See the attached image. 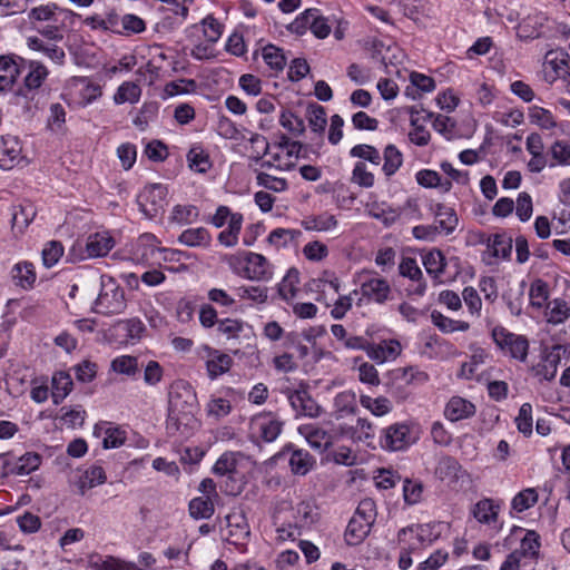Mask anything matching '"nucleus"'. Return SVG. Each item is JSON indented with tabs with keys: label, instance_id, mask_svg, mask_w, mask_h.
Instances as JSON below:
<instances>
[{
	"label": "nucleus",
	"instance_id": "nucleus-1",
	"mask_svg": "<svg viewBox=\"0 0 570 570\" xmlns=\"http://www.w3.org/2000/svg\"><path fill=\"white\" fill-rule=\"evenodd\" d=\"M168 397L167 434L187 438L197 425L196 392L187 381L177 380L170 385Z\"/></svg>",
	"mask_w": 570,
	"mask_h": 570
},
{
	"label": "nucleus",
	"instance_id": "nucleus-2",
	"mask_svg": "<svg viewBox=\"0 0 570 570\" xmlns=\"http://www.w3.org/2000/svg\"><path fill=\"white\" fill-rule=\"evenodd\" d=\"M376 519V505L372 499L362 500L350 520L346 531L345 541L348 546H356L370 534L371 528Z\"/></svg>",
	"mask_w": 570,
	"mask_h": 570
},
{
	"label": "nucleus",
	"instance_id": "nucleus-3",
	"mask_svg": "<svg viewBox=\"0 0 570 570\" xmlns=\"http://www.w3.org/2000/svg\"><path fill=\"white\" fill-rule=\"evenodd\" d=\"M126 306L124 288L112 277L101 276V288L92 311L109 316L122 313Z\"/></svg>",
	"mask_w": 570,
	"mask_h": 570
},
{
	"label": "nucleus",
	"instance_id": "nucleus-4",
	"mask_svg": "<svg viewBox=\"0 0 570 570\" xmlns=\"http://www.w3.org/2000/svg\"><path fill=\"white\" fill-rule=\"evenodd\" d=\"M492 338L504 354L520 362L527 360L529 341L524 335L514 334L503 326H495L492 330Z\"/></svg>",
	"mask_w": 570,
	"mask_h": 570
},
{
	"label": "nucleus",
	"instance_id": "nucleus-5",
	"mask_svg": "<svg viewBox=\"0 0 570 570\" xmlns=\"http://www.w3.org/2000/svg\"><path fill=\"white\" fill-rule=\"evenodd\" d=\"M284 428V422L273 412H262L250 420L252 438L265 443L274 442Z\"/></svg>",
	"mask_w": 570,
	"mask_h": 570
},
{
	"label": "nucleus",
	"instance_id": "nucleus-6",
	"mask_svg": "<svg viewBox=\"0 0 570 570\" xmlns=\"http://www.w3.org/2000/svg\"><path fill=\"white\" fill-rule=\"evenodd\" d=\"M167 188L161 184L146 186L137 197L140 212L147 218H154L164 212Z\"/></svg>",
	"mask_w": 570,
	"mask_h": 570
},
{
	"label": "nucleus",
	"instance_id": "nucleus-7",
	"mask_svg": "<svg viewBox=\"0 0 570 570\" xmlns=\"http://www.w3.org/2000/svg\"><path fill=\"white\" fill-rule=\"evenodd\" d=\"M414 440L411 438L410 426L405 423H394L382 430L380 444L387 451H402L409 448Z\"/></svg>",
	"mask_w": 570,
	"mask_h": 570
},
{
	"label": "nucleus",
	"instance_id": "nucleus-8",
	"mask_svg": "<svg viewBox=\"0 0 570 570\" xmlns=\"http://www.w3.org/2000/svg\"><path fill=\"white\" fill-rule=\"evenodd\" d=\"M284 454H289L288 465L295 475H306L316 463L314 456L307 450L297 449L292 443L286 444L278 455Z\"/></svg>",
	"mask_w": 570,
	"mask_h": 570
},
{
	"label": "nucleus",
	"instance_id": "nucleus-9",
	"mask_svg": "<svg viewBox=\"0 0 570 570\" xmlns=\"http://www.w3.org/2000/svg\"><path fill=\"white\" fill-rule=\"evenodd\" d=\"M24 63L26 60L18 56H0V91L12 87Z\"/></svg>",
	"mask_w": 570,
	"mask_h": 570
},
{
	"label": "nucleus",
	"instance_id": "nucleus-10",
	"mask_svg": "<svg viewBox=\"0 0 570 570\" xmlns=\"http://www.w3.org/2000/svg\"><path fill=\"white\" fill-rule=\"evenodd\" d=\"M288 402L296 415L317 417L322 407L306 390H296L288 394Z\"/></svg>",
	"mask_w": 570,
	"mask_h": 570
},
{
	"label": "nucleus",
	"instance_id": "nucleus-11",
	"mask_svg": "<svg viewBox=\"0 0 570 570\" xmlns=\"http://www.w3.org/2000/svg\"><path fill=\"white\" fill-rule=\"evenodd\" d=\"M226 540L232 544H243L249 534V525L246 517L242 512H232L226 515Z\"/></svg>",
	"mask_w": 570,
	"mask_h": 570
},
{
	"label": "nucleus",
	"instance_id": "nucleus-12",
	"mask_svg": "<svg viewBox=\"0 0 570 570\" xmlns=\"http://www.w3.org/2000/svg\"><path fill=\"white\" fill-rule=\"evenodd\" d=\"M363 297L377 304H384L392 297V288L389 282L381 277H370L361 285Z\"/></svg>",
	"mask_w": 570,
	"mask_h": 570
},
{
	"label": "nucleus",
	"instance_id": "nucleus-13",
	"mask_svg": "<svg viewBox=\"0 0 570 570\" xmlns=\"http://www.w3.org/2000/svg\"><path fill=\"white\" fill-rule=\"evenodd\" d=\"M561 345H554L550 351H546L542 361L532 366V372L535 376H540L546 381H552L558 371V365L561 361Z\"/></svg>",
	"mask_w": 570,
	"mask_h": 570
},
{
	"label": "nucleus",
	"instance_id": "nucleus-14",
	"mask_svg": "<svg viewBox=\"0 0 570 570\" xmlns=\"http://www.w3.org/2000/svg\"><path fill=\"white\" fill-rule=\"evenodd\" d=\"M245 261L244 277L252 281H267L272 277L268 261L262 254L250 252Z\"/></svg>",
	"mask_w": 570,
	"mask_h": 570
},
{
	"label": "nucleus",
	"instance_id": "nucleus-15",
	"mask_svg": "<svg viewBox=\"0 0 570 570\" xmlns=\"http://www.w3.org/2000/svg\"><path fill=\"white\" fill-rule=\"evenodd\" d=\"M298 432L306 439L311 448L321 452L333 443V436L328 432L313 424L301 425Z\"/></svg>",
	"mask_w": 570,
	"mask_h": 570
},
{
	"label": "nucleus",
	"instance_id": "nucleus-16",
	"mask_svg": "<svg viewBox=\"0 0 570 570\" xmlns=\"http://www.w3.org/2000/svg\"><path fill=\"white\" fill-rule=\"evenodd\" d=\"M21 154L20 141L16 136H2L0 141V167L10 169Z\"/></svg>",
	"mask_w": 570,
	"mask_h": 570
},
{
	"label": "nucleus",
	"instance_id": "nucleus-17",
	"mask_svg": "<svg viewBox=\"0 0 570 570\" xmlns=\"http://www.w3.org/2000/svg\"><path fill=\"white\" fill-rule=\"evenodd\" d=\"M47 76L48 70L42 63L30 61L29 71L24 77V89H20L18 95L29 98V94H33L42 85Z\"/></svg>",
	"mask_w": 570,
	"mask_h": 570
},
{
	"label": "nucleus",
	"instance_id": "nucleus-18",
	"mask_svg": "<svg viewBox=\"0 0 570 570\" xmlns=\"http://www.w3.org/2000/svg\"><path fill=\"white\" fill-rule=\"evenodd\" d=\"M429 529L423 524H412L404 527L397 532V542L400 544H409V542H415L421 547L430 546L432 539L428 538Z\"/></svg>",
	"mask_w": 570,
	"mask_h": 570
},
{
	"label": "nucleus",
	"instance_id": "nucleus-19",
	"mask_svg": "<svg viewBox=\"0 0 570 570\" xmlns=\"http://www.w3.org/2000/svg\"><path fill=\"white\" fill-rule=\"evenodd\" d=\"M475 413V406L470 401L460 396H453L448 402L444 415L452 422L468 419Z\"/></svg>",
	"mask_w": 570,
	"mask_h": 570
},
{
	"label": "nucleus",
	"instance_id": "nucleus-20",
	"mask_svg": "<svg viewBox=\"0 0 570 570\" xmlns=\"http://www.w3.org/2000/svg\"><path fill=\"white\" fill-rule=\"evenodd\" d=\"M41 456L37 453H26L18 462L8 470L9 463L6 461L2 466L1 475L7 476L9 473L17 475H27L39 468Z\"/></svg>",
	"mask_w": 570,
	"mask_h": 570
},
{
	"label": "nucleus",
	"instance_id": "nucleus-21",
	"mask_svg": "<svg viewBox=\"0 0 570 570\" xmlns=\"http://www.w3.org/2000/svg\"><path fill=\"white\" fill-rule=\"evenodd\" d=\"M307 119L312 131L316 135L317 148L323 146V132L325 130L327 119L324 107L312 104L307 108Z\"/></svg>",
	"mask_w": 570,
	"mask_h": 570
},
{
	"label": "nucleus",
	"instance_id": "nucleus-22",
	"mask_svg": "<svg viewBox=\"0 0 570 570\" xmlns=\"http://www.w3.org/2000/svg\"><path fill=\"white\" fill-rule=\"evenodd\" d=\"M107 480L105 470L97 464H92L87 468L77 482L80 494H85L87 490H90L97 485L104 484Z\"/></svg>",
	"mask_w": 570,
	"mask_h": 570
},
{
	"label": "nucleus",
	"instance_id": "nucleus-23",
	"mask_svg": "<svg viewBox=\"0 0 570 570\" xmlns=\"http://www.w3.org/2000/svg\"><path fill=\"white\" fill-rule=\"evenodd\" d=\"M114 245L112 237L107 233H96L88 237L86 250L89 257H101L107 255Z\"/></svg>",
	"mask_w": 570,
	"mask_h": 570
},
{
	"label": "nucleus",
	"instance_id": "nucleus-24",
	"mask_svg": "<svg viewBox=\"0 0 570 570\" xmlns=\"http://www.w3.org/2000/svg\"><path fill=\"white\" fill-rule=\"evenodd\" d=\"M301 224L306 230L328 232L336 228L337 219L334 215L325 212L320 215L307 216Z\"/></svg>",
	"mask_w": 570,
	"mask_h": 570
},
{
	"label": "nucleus",
	"instance_id": "nucleus-25",
	"mask_svg": "<svg viewBox=\"0 0 570 570\" xmlns=\"http://www.w3.org/2000/svg\"><path fill=\"white\" fill-rule=\"evenodd\" d=\"M178 242L189 247H208L212 236L205 227L189 228L179 235Z\"/></svg>",
	"mask_w": 570,
	"mask_h": 570
},
{
	"label": "nucleus",
	"instance_id": "nucleus-26",
	"mask_svg": "<svg viewBox=\"0 0 570 570\" xmlns=\"http://www.w3.org/2000/svg\"><path fill=\"white\" fill-rule=\"evenodd\" d=\"M434 215L438 223L436 227L440 232H444V234L449 235L455 229L458 217L453 208L443 204H436Z\"/></svg>",
	"mask_w": 570,
	"mask_h": 570
},
{
	"label": "nucleus",
	"instance_id": "nucleus-27",
	"mask_svg": "<svg viewBox=\"0 0 570 570\" xmlns=\"http://www.w3.org/2000/svg\"><path fill=\"white\" fill-rule=\"evenodd\" d=\"M11 275L16 284L24 289L32 288L37 278L33 265L28 262L16 264Z\"/></svg>",
	"mask_w": 570,
	"mask_h": 570
},
{
	"label": "nucleus",
	"instance_id": "nucleus-28",
	"mask_svg": "<svg viewBox=\"0 0 570 570\" xmlns=\"http://www.w3.org/2000/svg\"><path fill=\"white\" fill-rule=\"evenodd\" d=\"M72 380L66 372H57L52 377L51 397L55 404H60L71 392Z\"/></svg>",
	"mask_w": 570,
	"mask_h": 570
},
{
	"label": "nucleus",
	"instance_id": "nucleus-29",
	"mask_svg": "<svg viewBox=\"0 0 570 570\" xmlns=\"http://www.w3.org/2000/svg\"><path fill=\"white\" fill-rule=\"evenodd\" d=\"M423 265L426 273L434 279L440 281L446 266L445 257L440 249H432L423 256Z\"/></svg>",
	"mask_w": 570,
	"mask_h": 570
},
{
	"label": "nucleus",
	"instance_id": "nucleus-30",
	"mask_svg": "<svg viewBox=\"0 0 570 570\" xmlns=\"http://www.w3.org/2000/svg\"><path fill=\"white\" fill-rule=\"evenodd\" d=\"M335 416L343 419L357 410L356 395L352 391L338 393L334 399Z\"/></svg>",
	"mask_w": 570,
	"mask_h": 570
},
{
	"label": "nucleus",
	"instance_id": "nucleus-31",
	"mask_svg": "<svg viewBox=\"0 0 570 570\" xmlns=\"http://www.w3.org/2000/svg\"><path fill=\"white\" fill-rule=\"evenodd\" d=\"M500 505L492 499H482L473 508L474 518L481 522L489 524L497 520Z\"/></svg>",
	"mask_w": 570,
	"mask_h": 570
},
{
	"label": "nucleus",
	"instance_id": "nucleus-32",
	"mask_svg": "<svg viewBox=\"0 0 570 570\" xmlns=\"http://www.w3.org/2000/svg\"><path fill=\"white\" fill-rule=\"evenodd\" d=\"M410 82L412 86L406 87L405 96L411 97L412 99L416 98V90L431 92L435 89V81L433 78L416 71L411 72Z\"/></svg>",
	"mask_w": 570,
	"mask_h": 570
},
{
	"label": "nucleus",
	"instance_id": "nucleus-33",
	"mask_svg": "<svg viewBox=\"0 0 570 570\" xmlns=\"http://www.w3.org/2000/svg\"><path fill=\"white\" fill-rule=\"evenodd\" d=\"M187 160L190 169L200 174L206 173L212 167L209 155L198 145L189 149Z\"/></svg>",
	"mask_w": 570,
	"mask_h": 570
},
{
	"label": "nucleus",
	"instance_id": "nucleus-34",
	"mask_svg": "<svg viewBox=\"0 0 570 570\" xmlns=\"http://www.w3.org/2000/svg\"><path fill=\"white\" fill-rule=\"evenodd\" d=\"M262 57L266 65L276 72L282 71L286 66V57L283 50L275 45L268 43L263 47Z\"/></svg>",
	"mask_w": 570,
	"mask_h": 570
},
{
	"label": "nucleus",
	"instance_id": "nucleus-35",
	"mask_svg": "<svg viewBox=\"0 0 570 570\" xmlns=\"http://www.w3.org/2000/svg\"><path fill=\"white\" fill-rule=\"evenodd\" d=\"M383 171L386 177L393 176L402 166L403 156L399 148L392 144L387 145L383 151Z\"/></svg>",
	"mask_w": 570,
	"mask_h": 570
},
{
	"label": "nucleus",
	"instance_id": "nucleus-36",
	"mask_svg": "<svg viewBox=\"0 0 570 570\" xmlns=\"http://www.w3.org/2000/svg\"><path fill=\"white\" fill-rule=\"evenodd\" d=\"M512 238L504 234H495L489 238L488 246L492 250V255L497 258L508 259L512 252Z\"/></svg>",
	"mask_w": 570,
	"mask_h": 570
},
{
	"label": "nucleus",
	"instance_id": "nucleus-37",
	"mask_svg": "<svg viewBox=\"0 0 570 570\" xmlns=\"http://www.w3.org/2000/svg\"><path fill=\"white\" fill-rule=\"evenodd\" d=\"M233 360L228 354L222 353L209 358L206 362L207 373L210 380L217 379L219 375L228 372L232 367Z\"/></svg>",
	"mask_w": 570,
	"mask_h": 570
},
{
	"label": "nucleus",
	"instance_id": "nucleus-38",
	"mask_svg": "<svg viewBox=\"0 0 570 570\" xmlns=\"http://www.w3.org/2000/svg\"><path fill=\"white\" fill-rule=\"evenodd\" d=\"M214 511V499L198 497L189 502V513L194 519H209Z\"/></svg>",
	"mask_w": 570,
	"mask_h": 570
},
{
	"label": "nucleus",
	"instance_id": "nucleus-39",
	"mask_svg": "<svg viewBox=\"0 0 570 570\" xmlns=\"http://www.w3.org/2000/svg\"><path fill=\"white\" fill-rule=\"evenodd\" d=\"M461 465L451 456H444L439 460L435 474L440 480H458Z\"/></svg>",
	"mask_w": 570,
	"mask_h": 570
},
{
	"label": "nucleus",
	"instance_id": "nucleus-40",
	"mask_svg": "<svg viewBox=\"0 0 570 570\" xmlns=\"http://www.w3.org/2000/svg\"><path fill=\"white\" fill-rule=\"evenodd\" d=\"M302 235L298 229L275 228L268 235V243L277 248L285 247Z\"/></svg>",
	"mask_w": 570,
	"mask_h": 570
},
{
	"label": "nucleus",
	"instance_id": "nucleus-41",
	"mask_svg": "<svg viewBox=\"0 0 570 570\" xmlns=\"http://www.w3.org/2000/svg\"><path fill=\"white\" fill-rule=\"evenodd\" d=\"M157 250V239L153 234H142L136 242L135 255L144 261L151 258Z\"/></svg>",
	"mask_w": 570,
	"mask_h": 570
},
{
	"label": "nucleus",
	"instance_id": "nucleus-42",
	"mask_svg": "<svg viewBox=\"0 0 570 570\" xmlns=\"http://www.w3.org/2000/svg\"><path fill=\"white\" fill-rule=\"evenodd\" d=\"M199 210L194 205H176L173 208L170 220L179 225H188L198 219Z\"/></svg>",
	"mask_w": 570,
	"mask_h": 570
},
{
	"label": "nucleus",
	"instance_id": "nucleus-43",
	"mask_svg": "<svg viewBox=\"0 0 570 570\" xmlns=\"http://www.w3.org/2000/svg\"><path fill=\"white\" fill-rule=\"evenodd\" d=\"M540 537L533 531H527L524 538L521 540L520 549L517 550L521 557L534 559L539 554Z\"/></svg>",
	"mask_w": 570,
	"mask_h": 570
},
{
	"label": "nucleus",
	"instance_id": "nucleus-44",
	"mask_svg": "<svg viewBox=\"0 0 570 570\" xmlns=\"http://www.w3.org/2000/svg\"><path fill=\"white\" fill-rule=\"evenodd\" d=\"M529 119L542 129H552L557 126L551 111L538 106H532L529 109Z\"/></svg>",
	"mask_w": 570,
	"mask_h": 570
},
{
	"label": "nucleus",
	"instance_id": "nucleus-45",
	"mask_svg": "<svg viewBox=\"0 0 570 570\" xmlns=\"http://www.w3.org/2000/svg\"><path fill=\"white\" fill-rule=\"evenodd\" d=\"M111 368L116 373L134 376L138 370V360L131 355H121L112 360Z\"/></svg>",
	"mask_w": 570,
	"mask_h": 570
},
{
	"label": "nucleus",
	"instance_id": "nucleus-46",
	"mask_svg": "<svg viewBox=\"0 0 570 570\" xmlns=\"http://www.w3.org/2000/svg\"><path fill=\"white\" fill-rule=\"evenodd\" d=\"M360 402L363 407L370 410L376 416L385 415L392 409L391 402L383 396L373 399L368 395H362Z\"/></svg>",
	"mask_w": 570,
	"mask_h": 570
},
{
	"label": "nucleus",
	"instance_id": "nucleus-47",
	"mask_svg": "<svg viewBox=\"0 0 570 570\" xmlns=\"http://www.w3.org/2000/svg\"><path fill=\"white\" fill-rule=\"evenodd\" d=\"M529 296L532 306L541 308L549 298L548 284L544 281L537 278L530 286Z\"/></svg>",
	"mask_w": 570,
	"mask_h": 570
},
{
	"label": "nucleus",
	"instance_id": "nucleus-48",
	"mask_svg": "<svg viewBox=\"0 0 570 570\" xmlns=\"http://www.w3.org/2000/svg\"><path fill=\"white\" fill-rule=\"evenodd\" d=\"M367 208L368 215L375 219L381 220L385 226L393 225L399 218V214L395 209L391 207L384 208L383 205L377 203H373L372 205L367 206Z\"/></svg>",
	"mask_w": 570,
	"mask_h": 570
},
{
	"label": "nucleus",
	"instance_id": "nucleus-49",
	"mask_svg": "<svg viewBox=\"0 0 570 570\" xmlns=\"http://www.w3.org/2000/svg\"><path fill=\"white\" fill-rule=\"evenodd\" d=\"M58 9L59 7L56 3H48L45 6H39L36 8H32L29 13L28 18L30 20L36 21H51V22H58Z\"/></svg>",
	"mask_w": 570,
	"mask_h": 570
},
{
	"label": "nucleus",
	"instance_id": "nucleus-50",
	"mask_svg": "<svg viewBox=\"0 0 570 570\" xmlns=\"http://www.w3.org/2000/svg\"><path fill=\"white\" fill-rule=\"evenodd\" d=\"M279 124L295 136H299L305 131L304 120L288 110H284L281 114Z\"/></svg>",
	"mask_w": 570,
	"mask_h": 570
},
{
	"label": "nucleus",
	"instance_id": "nucleus-51",
	"mask_svg": "<svg viewBox=\"0 0 570 570\" xmlns=\"http://www.w3.org/2000/svg\"><path fill=\"white\" fill-rule=\"evenodd\" d=\"M515 424L520 433L524 436L532 434V405L530 403H523L519 410V414L515 417Z\"/></svg>",
	"mask_w": 570,
	"mask_h": 570
},
{
	"label": "nucleus",
	"instance_id": "nucleus-52",
	"mask_svg": "<svg viewBox=\"0 0 570 570\" xmlns=\"http://www.w3.org/2000/svg\"><path fill=\"white\" fill-rule=\"evenodd\" d=\"M538 501V494L534 489H525L519 492L511 502L512 509L522 512L532 505H534Z\"/></svg>",
	"mask_w": 570,
	"mask_h": 570
},
{
	"label": "nucleus",
	"instance_id": "nucleus-53",
	"mask_svg": "<svg viewBox=\"0 0 570 570\" xmlns=\"http://www.w3.org/2000/svg\"><path fill=\"white\" fill-rule=\"evenodd\" d=\"M350 155L352 157L361 158L370 161L373 165H380L382 157L379 150L371 145H355L351 150Z\"/></svg>",
	"mask_w": 570,
	"mask_h": 570
},
{
	"label": "nucleus",
	"instance_id": "nucleus-54",
	"mask_svg": "<svg viewBox=\"0 0 570 570\" xmlns=\"http://www.w3.org/2000/svg\"><path fill=\"white\" fill-rule=\"evenodd\" d=\"M423 484L420 481L405 479L403 482V498L406 504L413 505L421 501Z\"/></svg>",
	"mask_w": 570,
	"mask_h": 570
},
{
	"label": "nucleus",
	"instance_id": "nucleus-55",
	"mask_svg": "<svg viewBox=\"0 0 570 570\" xmlns=\"http://www.w3.org/2000/svg\"><path fill=\"white\" fill-rule=\"evenodd\" d=\"M63 254V246L58 240H51L42 249V262L46 267H52Z\"/></svg>",
	"mask_w": 570,
	"mask_h": 570
},
{
	"label": "nucleus",
	"instance_id": "nucleus-56",
	"mask_svg": "<svg viewBox=\"0 0 570 570\" xmlns=\"http://www.w3.org/2000/svg\"><path fill=\"white\" fill-rule=\"evenodd\" d=\"M140 88L134 82H124L115 95L116 104H124L126 101L136 102L140 97Z\"/></svg>",
	"mask_w": 570,
	"mask_h": 570
},
{
	"label": "nucleus",
	"instance_id": "nucleus-57",
	"mask_svg": "<svg viewBox=\"0 0 570 570\" xmlns=\"http://www.w3.org/2000/svg\"><path fill=\"white\" fill-rule=\"evenodd\" d=\"M352 181L363 188H371L374 185V175L366 169L363 161H357L352 171Z\"/></svg>",
	"mask_w": 570,
	"mask_h": 570
},
{
	"label": "nucleus",
	"instance_id": "nucleus-58",
	"mask_svg": "<svg viewBox=\"0 0 570 570\" xmlns=\"http://www.w3.org/2000/svg\"><path fill=\"white\" fill-rule=\"evenodd\" d=\"M303 337L299 332L292 331L284 335V347L286 348H296L298 352L299 358H305L309 354V348L307 345L303 344Z\"/></svg>",
	"mask_w": 570,
	"mask_h": 570
},
{
	"label": "nucleus",
	"instance_id": "nucleus-59",
	"mask_svg": "<svg viewBox=\"0 0 570 570\" xmlns=\"http://www.w3.org/2000/svg\"><path fill=\"white\" fill-rule=\"evenodd\" d=\"M36 215L32 205L20 206L19 210L12 213V227L20 230L27 227Z\"/></svg>",
	"mask_w": 570,
	"mask_h": 570
},
{
	"label": "nucleus",
	"instance_id": "nucleus-60",
	"mask_svg": "<svg viewBox=\"0 0 570 570\" xmlns=\"http://www.w3.org/2000/svg\"><path fill=\"white\" fill-rule=\"evenodd\" d=\"M298 283V272L295 268L288 271L278 287L279 295L284 299L293 298L296 294L295 284Z\"/></svg>",
	"mask_w": 570,
	"mask_h": 570
},
{
	"label": "nucleus",
	"instance_id": "nucleus-61",
	"mask_svg": "<svg viewBox=\"0 0 570 570\" xmlns=\"http://www.w3.org/2000/svg\"><path fill=\"white\" fill-rule=\"evenodd\" d=\"M244 328V323L239 320L225 318L218 322L217 331L226 338H237Z\"/></svg>",
	"mask_w": 570,
	"mask_h": 570
},
{
	"label": "nucleus",
	"instance_id": "nucleus-62",
	"mask_svg": "<svg viewBox=\"0 0 570 570\" xmlns=\"http://www.w3.org/2000/svg\"><path fill=\"white\" fill-rule=\"evenodd\" d=\"M533 213V205L531 196L523 191L520 193L517 199L515 214L521 222H528Z\"/></svg>",
	"mask_w": 570,
	"mask_h": 570
},
{
	"label": "nucleus",
	"instance_id": "nucleus-63",
	"mask_svg": "<svg viewBox=\"0 0 570 570\" xmlns=\"http://www.w3.org/2000/svg\"><path fill=\"white\" fill-rule=\"evenodd\" d=\"M311 31L318 39L326 38L331 32L327 19L320 14V10L315 8L314 14L311 18Z\"/></svg>",
	"mask_w": 570,
	"mask_h": 570
},
{
	"label": "nucleus",
	"instance_id": "nucleus-64",
	"mask_svg": "<svg viewBox=\"0 0 570 570\" xmlns=\"http://www.w3.org/2000/svg\"><path fill=\"white\" fill-rule=\"evenodd\" d=\"M556 164L561 166L570 165V145L564 140H557L550 149Z\"/></svg>",
	"mask_w": 570,
	"mask_h": 570
}]
</instances>
